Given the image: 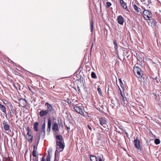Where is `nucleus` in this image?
I'll return each instance as SVG.
<instances>
[{"label":"nucleus","instance_id":"nucleus-1","mask_svg":"<svg viewBox=\"0 0 161 161\" xmlns=\"http://www.w3.org/2000/svg\"><path fill=\"white\" fill-rule=\"evenodd\" d=\"M142 15L144 18L147 20H151L152 16V14L151 11L148 10H144L142 12Z\"/></svg>","mask_w":161,"mask_h":161},{"label":"nucleus","instance_id":"nucleus-2","mask_svg":"<svg viewBox=\"0 0 161 161\" xmlns=\"http://www.w3.org/2000/svg\"><path fill=\"white\" fill-rule=\"evenodd\" d=\"M134 72L135 75L137 77L141 78L142 77V74L141 73L142 70L140 67L135 66L134 68Z\"/></svg>","mask_w":161,"mask_h":161},{"label":"nucleus","instance_id":"nucleus-3","mask_svg":"<svg viewBox=\"0 0 161 161\" xmlns=\"http://www.w3.org/2000/svg\"><path fill=\"white\" fill-rule=\"evenodd\" d=\"M77 78L76 82L77 83V85L79 86H83L84 85V78L82 76L80 75H77Z\"/></svg>","mask_w":161,"mask_h":161},{"label":"nucleus","instance_id":"nucleus-4","mask_svg":"<svg viewBox=\"0 0 161 161\" xmlns=\"http://www.w3.org/2000/svg\"><path fill=\"white\" fill-rule=\"evenodd\" d=\"M134 142L135 147L137 148V151L141 152L142 150V147L140 146V141L138 139V137H136V138L135 139Z\"/></svg>","mask_w":161,"mask_h":161},{"label":"nucleus","instance_id":"nucleus-5","mask_svg":"<svg viewBox=\"0 0 161 161\" xmlns=\"http://www.w3.org/2000/svg\"><path fill=\"white\" fill-rule=\"evenodd\" d=\"M82 108V107L77 106L76 105H75L74 107V108L75 110L81 115H82L83 114Z\"/></svg>","mask_w":161,"mask_h":161},{"label":"nucleus","instance_id":"nucleus-6","mask_svg":"<svg viewBox=\"0 0 161 161\" xmlns=\"http://www.w3.org/2000/svg\"><path fill=\"white\" fill-rule=\"evenodd\" d=\"M118 23L121 25H123L124 22L123 17L121 15L118 16L117 18Z\"/></svg>","mask_w":161,"mask_h":161},{"label":"nucleus","instance_id":"nucleus-7","mask_svg":"<svg viewBox=\"0 0 161 161\" xmlns=\"http://www.w3.org/2000/svg\"><path fill=\"white\" fill-rule=\"evenodd\" d=\"M19 104H21V106L23 107H25L26 105L27 101L25 99L22 98H21L19 100Z\"/></svg>","mask_w":161,"mask_h":161},{"label":"nucleus","instance_id":"nucleus-8","mask_svg":"<svg viewBox=\"0 0 161 161\" xmlns=\"http://www.w3.org/2000/svg\"><path fill=\"white\" fill-rule=\"evenodd\" d=\"M49 112L46 110H42L39 113V115L41 117H43L48 114Z\"/></svg>","mask_w":161,"mask_h":161},{"label":"nucleus","instance_id":"nucleus-9","mask_svg":"<svg viewBox=\"0 0 161 161\" xmlns=\"http://www.w3.org/2000/svg\"><path fill=\"white\" fill-rule=\"evenodd\" d=\"M45 106H47V110H48L49 112H51L54 110L51 105L48 103H46L45 104Z\"/></svg>","mask_w":161,"mask_h":161},{"label":"nucleus","instance_id":"nucleus-10","mask_svg":"<svg viewBox=\"0 0 161 161\" xmlns=\"http://www.w3.org/2000/svg\"><path fill=\"white\" fill-rule=\"evenodd\" d=\"M99 121L100 124L103 125H104L106 124L107 121L106 120V118L105 117H101L99 119Z\"/></svg>","mask_w":161,"mask_h":161},{"label":"nucleus","instance_id":"nucleus-11","mask_svg":"<svg viewBox=\"0 0 161 161\" xmlns=\"http://www.w3.org/2000/svg\"><path fill=\"white\" fill-rule=\"evenodd\" d=\"M3 124L5 130H8L9 129V125L8 124L7 122L4 120L3 122Z\"/></svg>","mask_w":161,"mask_h":161},{"label":"nucleus","instance_id":"nucleus-12","mask_svg":"<svg viewBox=\"0 0 161 161\" xmlns=\"http://www.w3.org/2000/svg\"><path fill=\"white\" fill-rule=\"evenodd\" d=\"M56 145L58 146L60 149H62L63 150L64 148V146L63 145V143L61 141H57Z\"/></svg>","mask_w":161,"mask_h":161},{"label":"nucleus","instance_id":"nucleus-13","mask_svg":"<svg viewBox=\"0 0 161 161\" xmlns=\"http://www.w3.org/2000/svg\"><path fill=\"white\" fill-rule=\"evenodd\" d=\"M0 109L4 113L6 114V109L5 106L1 104L0 103ZM6 117H7V115L6 114Z\"/></svg>","mask_w":161,"mask_h":161},{"label":"nucleus","instance_id":"nucleus-14","mask_svg":"<svg viewBox=\"0 0 161 161\" xmlns=\"http://www.w3.org/2000/svg\"><path fill=\"white\" fill-rule=\"evenodd\" d=\"M52 129L54 131L56 132L58 130V126L56 123H54L52 125Z\"/></svg>","mask_w":161,"mask_h":161},{"label":"nucleus","instance_id":"nucleus-15","mask_svg":"<svg viewBox=\"0 0 161 161\" xmlns=\"http://www.w3.org/2000/svg\"><path fill=\"white\" fill-rule=\"evenodd\" d=\"M120 3L122 7L124 8L126 10L128 11V9L127 8L126 3L124 2L123 0H120Z\"/></svg>","mask_w":161,"mask_h":161},{"label":"nucleus","instance_id":"nucleus-16","mask_svg":"<svg viewBox=\"0 0 161 161\" xmlns=\"http://www.w3.org/2000/svg\"><path fill=\"white\" fill-rule=\"evenodd\" d=\"M45 126H46V124L44 122L43 123L42 125V131L41 132V133H42L43 134V135H45Z\"/></svg>","mask_w":161,"mask_h":161},{"label":"nucleus","instance_id":"nucleus-17","mask_svg":"<svg viewBox=\"0 0 161 161\" xmlns=\"http://www.w3.org/2000/svg\"><path fill=\"white\" fill-rule=\"evenodd\" d=\"M39 126V123L38 122H36L34 124L33 129L35 131H38V127Z\"/></svg>","mask_w":161,"mask_h":161},{"label":"nucleus","instance_id":"nucleus-18","mask_svg":"<svg viewBox=\"0 0 161 161\" xmlns=\"http://www.w3.org/2000/svg\"><path fill=\"white\" fill-rule=\"evenodd\" d=\"M133 7L135 11L137 13H139L140 10H141V9L140 8H138L136 4H134L133 5Z\"/></svg>","mask_w":161,"mask_h":161},{"label":"nucleus","instance_id":"nucleus-19","mask_svg":"<svg viewBox=\"0 0 161 161\" xmlns=\"http://www.w3.org/2000/svg\"><path fill=\"white\" fill-rule=\"evenodd\" d=\"M60 148H58V147H57L56 150L55 152V158H56V155L57 154H59L60 152L62 151L63 150L62 149L61 150H60Z\"/></svg>","mask_w":161,"mask_h":161},{"label":"nucleus","instance_id":"nucleus-20","mask_svg":"<svg viewBox=\"0 0 161 161\" xmlns=\"http://www.w3.org/2000/svg\"><path fill=\"white\" fill-rule=\"evenodd\" d=\"M40 140V136L38 137L37 138H36L35 140V145H36V147H37L38 144H39V141Z\"/></svg>","mask_w":161,"mask_h":161},{"label":"nucleus","instance_id":"nucleus-21","mask_svg":"<svg viewBox=\"0 0 161 161\" xmlns=\"http://www.w3.org/2000/svg\"><path fill=\"white\" fill-rule=\"evenodd\" d=\"M56 138L60 141H61L63 140L62 136L60 135L56 136Z\"/></svg>","mask_w":161,"mask_h":161},{"label":"nucleus","instance_id":"nucleus-22","mask_svg":"<svg viewBox=\"0 0 161 161\" xmlns=\"http://www.w3.org/2000/svg\"><path fill=\"white\" fill-rule=\"evenodd\" d=\"M51 120L49 118L48 119V124H47V127H48L49 129H51Z\"/></svg>","mask_w":161,"mask_h":161},{"label":"nucleus","instance_id":"nucleus-23","mask_svg":"<svg viewBox=\"0 0 161 161\" xmlns=\"http://www.w3.org/2000/svg\"><path fill=\"white\" fill-rule=\"evenodd\" d=\"M27 139H28V141L30 142L31 143L32 142V139L33 138V136L31 135H30L29 136H27Z\"/></svg>","mask_w":161,"mask_h":161},{"label":"nucleus","instance_id":"nucleus-24","mask_svg":"<svg viewBox=\"0 0 161 161\" xmlns=\"http://www.w3.org/2000/svg\"><path fill=\"white\" fill-rule=\"evenodd\" d=\"M91 161H97V157L91 155Z\"/></svg>","mask_w":161,"mask_h":161},{"label":"nucleus","instance_id":"nucleus-25","mask_svg":"<svg viewBox=\"0 0 161 161\" xmlns=\"http://www.w3.org/2000/svg\"><path fill=\"white\" fill-rule=\"evenodd\" d=\"M91 77L95 79L97 78V76L94 72H91Z\"/></svg>","mask_w":161,"mask_h":161},{"label":"nucleus","instance_id":"nucleus-26","mask_svg":"<svg viewBox=\"0 0 161 161\" xmlns=\"http://www.w3.org/2000/svg\"><path fill=\"white\" fill-rule=\"evenodd\" d=\"M119 81L120 86L122 87V88H124V85L122 82V80L120 78H119Z\"/></svg>","mask_w":161,"mask_h":161},{"label":"nucleus","instance_id":"nucleus-27","mask_svg":"<svg viewBox=\"0 0 161 161\" xmlns=\"http://www.w3.org/2000/svg\"><path fill=\"white\" fill-rule=\"evenodd\" d=\"M154 143L156 145L159 144L160 143V141L159 139L156 138L154 140Z\"/></svg>","mask_w":161,"mask_h":161},{"label":"nucleus","instance_id":"nucleus-28","mask_svg":"<svg viewBox=\"0 0 161 161\" xmlns=\"http://www.w3.org/2000/svg\"><path fill=\"white\" fill-rule=\"evenodd\" d=\"M114 48H115V49L117 50V47H118L117 44L115 40H114Z\"/></svg>","mask_w":161,"mask_h":161},{"label":"nucleus","instance_id":"nucleus-29","mask_svg":"<svg viewBox=\"0 0 161 161\" xmlns=\"http://www.w3.org/2000/svg\"><path fill=\"white\" fill-rule=\"evenodd\" d=\"M151 20H152L151 21L152 22V24L153 25H156V23H157V21L155 20L154 19H153L152 18H151Z\"/></svg>","mask_w":161,"mask_h":161},{"label":"nucleus","instance_id":"nucleus-30","mask_svg":"<svg viewBox=\"0 0 161 161\" xmlns=\"http://www.w3.org/2000/svg\"><path fill=\"white\" fill-rule=\"evenodd\" d=\"M36 150H33L32 153V155L33 157H36Z\"/></svg>","mask_w":161,"mask_h":161},{"label":"nucleus","instance_id":"nucleus-31","mask_svg":"<svg viewBox=\"0 0 161 161\" xmlns=\"http://www.w3.org/2000/svg\"><path fill=\"white\" fill-rule=\"evenodd\" d=\"M137 60L139 61L140 62H141L142 61V59L141 58V57H140L139 55H138V56H137Z\"/></svg>","mask_w":161,"mask_h":161},{"label":"nucleus","instance_id":"nucleus-32","mask_svg":"<svg viewBox=\"0 0 161 161\" xmlns=\"http://www.w3.org/2000/svg\"><path fill=\"white\" fill-rule=\"evenodd\" d=\"M65 101L69 104H70L72 103L71 101L68 98H67Z\"/></svg>","mask_w":161,"mask_h":161},{"label":"nucleus","instance_id":"nucleus-33","mask_svg":"<svg viewBox=\"0 0 161 161\" xmlns=\"http://www.w3.org/2000/svg\"><path fill=\"white\" fill-rule=\"evenodd\" d=\"M46 160L47 161H50V156L49 154L47 156Z\"/></svg>","mask_w":161,"mask_h":161},{"label":"nucleus","instance_id":"nucleus-34","mask_svg":"<svg viewBox=\"0 0 161 161\" xmlns=\"http://www.w3.org/2000/svg\"><path fill=\"white\" fill-rule=\"evenodd\" d=\"M32 161H38V157H33L32 159Z\"/></svg>","mask_w":161,"mask_h":161},{"label":"nucleus","instance_id":"nucleus-35","mask_svg":"<svg viewBox=\"0 0 161 161\" xmlns=\"http://www.w3.org/2000/svg\"><path fill=\"white\" fill-rule=\"evenodd\" d=\"M107 6L108 7H109L112 5L111 3L110 2H107L106 3Z\"/></svg>","mask_w":161,"mask_h":161},{"label":"nucleus","instance_id":"nucleus-36","mask_svg":"<svg viewBox=\"0 0 161 161\" xmlns=\"http://www.w3.org/2000/svg\"><path fill=\"white\" fill-rule=\"evenodd\" d=\"M96 104V102L95 101L93 102V104H92V106L91 105V108H95V107L96 108V105H94V104Z\"/></svg>","mask_w":161,"mask_h":161},{"label":"nucleus","instance_id":"nucleus-37","mask_svg":"<svg viewBox=\"0 0 161 161\" xmlns=\"http://www.w3.org/2000/svg\"><path fill=\"white\" fill-rule=\"evenodd\" d=\"M36 145H34L33 146V150H36L37 147H36Z\"/></svg>","mask_w":161,"mask_h":161},{"label":"nucleus","instance_id":"nucleus-38","mask_svg":"<svg viewBox=\"0 0 161 161\" xmlns=\"http://www.w3.org/2000/svg\"><path fill=\"white\" fill-rule=\"evenodd\" d=\"M97 91L100 94H101V89L100 88H97Z\"/></svg>","mask_w":161,"mask_h":161},{"label":"nucleus","instance_id":"nucleus-39","mask_svg":"<svg viewBox=\"0 0 161 161\" xmlns=\"http://www.w3.org/2000/svg\"><path fill=\"white\" fill-rule=\"evenodd\" d=\"M86 68L87 70L89 72H90L89 71L90 70V68L89 67H88V65H86Z\"/></svg>","mask_w":161,"mask_h":161},{"label":"nucleus","instance_id":"nucleus-40","mask_svg":"<svg viewBox=\"0 0 161 161\" xmlns=\"http://www.w3.org/2000/svg\"><path fill=\"white\" fill-rule=\"evenodd\" d=\"M86 112L87 114V116L89 118V119H90V118H91V117L90 116H89V114H90V113H89L88 112Z\"/></svg>","mask_w":161,"mask_h":161},{"label":"nucleus","instance_id":"nucleus-41","mask_svg":"<svg viewBox=\"0 0 161 161\" xmlns=\"http://www.w3.org/2000/svg\"><path fill=\"white\" fill-rule=\"evenodd\" d=\"M81 87L82 86H79L77 85V89L78 91L79 92H80V87Z\"/></svg>","mask_w":161,"mask_h":161},{"label":"nucleus","instance_id":"nucleus-42","mask_svg":"<svg viewBox=\"0 0 161 161\" xmlns=\"http://www.w3.org/2000/svg\"><path fill=\"white\" fill-rule=\"evenodd\" d=\"M120 129L125 132L126 131V130L124 128H120Z\"/></svg>","mask_w":161,"mask_h":161},{"label":"nucleus","instance_id":"nucleus-43","mask_svg":"<svg viewBox=\"0 0 161 161\" xmlns=\"http://www.w3.org/2000/svg\"><path fill=\"white\" fill-rule=\"evenodd\" d=\"M31 132H28L27 133V136H30V135H31Z\"/></svg>","mask_w":161,"mask_h":161},{"label":"nucleus","instance_id":"nucleus-44","mask_svg":"<svg viewBox=\"0 0 161 161\" xmlns=\"http://www.w3.org/2000/svg\"><path fill=\"white\" fill-rule=\"evenodd\" d=\"M93 24H92V22L91 21V32H92L93 30Z\"/></svg>","mask_w":161,"mask_h":161},{"label":"nucleus","instance_id":"nucleus-45","mask_svg":"<svg viewBox=\"0 0 161 161\" xmlns=\"http://www.w3.org/2000/svg\"><path fill=\"white\" fill-rule=\"evenodd\" d=\"M27 130L28 132H31L29 127H28L27 128Z\"/></svg>","mask_w":161,"mask_h":161},{"label":"nucleus","instance_id":"nucleus-46","mask_svg":"<svg viewBox=\"0 0 161 161\" xmlns=\"http://www.w3.org/2000/svg\"><path fill=\"white\" fill-rule=\"evenodd\" d=\"M41 161H45L44 156H43L42 157V160H41Z\"/></svg>","mask_w":161,"mask_h":161},{"label":"nucleus","instance_id":"nucleus-47","mask_svg":"<svg viewBox=\"0 0 161 161\" xmlns=\"http://www.w3.org/2000/svg\"><path fill=\"white\" fill-rule=\"evenodd\" d=\"M148 0V4H147V6H148L149 5L152 3L151 0Z\"/></svg>","mask_w":161,"mask_h":161},{"label":"nucleus","instance_id":"nucleus-48","mask_svg":"<svg viewBox=\"0 0 161 161\" xmlns=\"http://www.w3.org/2000/svg\"><path fill=\"white\" fill-rule=\"evenodd\" d=\"M123 97V98H122L123 102H124L125 104L126 103H125V100L124 99V97Z\"/></svg>","mask_w":161,"mask_h":161},{"label":"nucleus","instance_id":"nucleus-49","mask_svg":"<svg viewBox=\"0 0 161 161\" xmlns=\"http://www.w3.org/2000/svg\"><path fill=\"white\" fill-rule=\"evenodd\" d=\"M120 92L119 93L121 95V96L122 97H123L122 93V92L121 91V90L120 89Z\"/></svg>","mask_w":161,"mask_h":161},{"label":"nucleus","instance_id":"nucleus-50","mask_svg":"<svg viewBox=\"0 0 161 161\" xmlns=\"http://www.w3.org/2000/svg\"><path fill=\"white\" fill-rule=\"evenodd\" d=\"M111 102L113 104L114 106H116L117 105V104H115L114 103V101L113 100H111Z\"/></svg>","mask_w":161,"mask_h":161},{"label":"nucleus","instance_id":"nucleus-51","mask_svg":"<svg viewBox=\"0 0 161 161\" xmlns=\"http://www.w3.org/2000/svg\"><path fill=\"white\" fill-rule=\"evenodd\" d=\"M125 133V134H126L127 136L128 137L129 135H128V133L126 132V131Z\"/></svg>","mask_w":161,"mask_h":161},{"label":"nucleus","instance_id":"nucleus-52","mask_svg":"<svg viewBox=\"0 0 161 161\" xmlns=\"http://www.w3.org/2000/svg\"><path fill=\"white\" fill-rule=\"evenodd\" d=\"M87 126H88V128L89 129L91 130V126L89 125H88Z\"/></svg>","mask_w":161,"mask_h":161},{"label":"nucleus","instance_id":"nucleus-53","mask_svg":"<svg viewBox=\"0 0 161 161\" xmlns=\"http://www.w3.org/2000/svg\"><path fill=\"white\" fill-rule=\"evenodd\" d=\"M98 161H102V159L101 158H99Z\"/></svg>","mask_w":161,"mask_h":161},{"label":"nucleus","instance_id":"nucleus-54","mask_svg":"<svg viewBox=\"0 0 161 161\" xmlns=\"http://www.w3.org/2000/svg\"><path fill=\"white\" fill-rule=\"evenodd\" d=\"M50 129H49L48 127H47V131H50Z\"/></svg>","mask_w":161,"mask_h":161},{"label":"nucleus","instance_id":"nucleus-55","mask_svg":"<svg viewBox=\"0 0 161 161\" xmlns=\"http://www.w3.org/2000/svg\"><path fill=\"white\" fill-rule=\"evenodd\" d=\"M117 132L120 134H121V133L119 131H117Z\"/></svg>","mask_w":161,"mask_h":161},{"label":"nucleus","instance_id":"nucleus-56","mask_svg":"<svg viewBox=\"0 0 161 161\" xmlns=\"http://www.w3.org/2000/svg\"><path fill=\"white\" fill-rule=\"evenodd\" d=\"M152 62H153V64H156V63L155 62H153L152 60Z\"/></svg>","mask_w":161,"mask_h":161},{"label":"nucleus","instance_id":"nucleus-57","mask_svg":"<svg viewBox=\"0 0 161 161\" xmlns=\"http://www.w3.org/2000/svg\"><path fill=\"white\" fill-rule=\"evenodd\" d=\"M89 157L90 158V159H91V154H90L89 155Z\"/></svg>","mask_w":161,"mask_h":161},{"label":"nucleus","instance_id":"nucleus-58","mask_svg":"<svg viewBox=\"0 0 161 161\" xmlns=\"http://www.w3.org/2000/svg\"><path fill=\"white\" fill-rule=\"evenodd\" d=\"M145 0H142V1H142V2H145Z\"/></svg>","mask_w":161,"mask_h":161},{"label":"nucleus","instance_id":"nucleus-59","mask_svg":"<svg viewBox=\"0 0 161 161\" xmlns=\"http://www.w3.org/2000/svg\"><path fill=\"white\" fill-rule=\"evenodd\" d=\"M54 161H58L57 160H56V158H55V160Z\"/></svg>","mask_w":161,"mask_h":161},{"label":"nucleus","instance_id":"nucleus-60","mask_svg":"<svg viewBox=\"0 0 161 161\" xmlns=\"http://www.w3.org/2000/svg\"><path fill=\"white\" fill-rule=\"evenodd\" d=\"M67 130H68L69 129V128L68 127H67Z\"/></svg>","mask_w":161,"mask_h":161},{"label":"nucleus","instance_id":"nucleus-61","mask_svg":"<svg viewBox=\"0 0 161 161\" xmlns=\"http://www.w3.org/2000/svg\"><path fill=\"white\" fill-rule=\"evenodd\" d=\"M92 45H93V44H92V45H91V50L92 49Z\"/></svg>","mask_w":161,"mask_h":161},{"label":"nucleus","instance_id":"nucleus-62","mask_svg":"<svg viewBox=\"0 0 161 161\" xmlns=\"http://www.w3.org/2000/svg\"><path fill=\"white\" fill-rule=\"evenodd\" d=\"M116 101H117V102H118V100L116 98Z\"/></svg>","mask_w":161,"mask_h":161},{"label":"nucleus","instance_id":"nucleus-63","mask_svg":"<svg viewBox=\"0 0 161 161\" xmlns=\"http://www.w3.org/2000/svg\"><path fill=\"white\" fill-rule=\"evenodd\" d=\"M14 86L16 87V88H17V87H16V86H15V85L14 84Z\"/></svg>","mask_w":161,"mask_h":161},{"label":"nucleus","instance_id":"nucleus-64","mask_svg":"<svg viewBox=\"0 0 161 161\" xmlns=\"http://www.w3.org/2000/svg\"><path fill=\"white\" fill-rule=\"evenodd\" d=\"M11 110L12 111H13L12 110V109H11Z\"/></svg>","mask_w":161,"mask_h":161}]
</instances>
